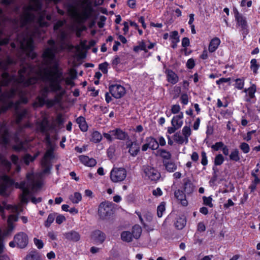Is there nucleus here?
Wrapping results in <instances>:
<instances>
[{"label":"nucleus","mask_w":260,"mask_h":260,"mask_svg":"<svg viewBox=\"0 0 260 260\" xmlns=\"http://www.w3.org/2000/svg\"><path fill=\"white\" fill-rule=\"evenodd\" d=\"M68 35L65 32H61L59 37L60 41L56 43L50 40L48 42L49 47L46 48L43 54V64L37 67H33L28 63L24 64L18 72V77H10L5 72L0 77V87L12 85L10 91L5 92L4 98L10 99L18 95L20 100L16 103L8 101L7 105L1 109L4 112L7 109L14 108L17 110L20 103H26L27 99L25 97V91L23 87H27L42 80L45 85L43 86L37 96L36 101L33 104L35 108L46 105L51 107L59 104L66 93L65 89L61 83L64 81L67 85L74 86V80L77 78V72L74 69H70L68 73V76L63 78L62 71L59 68V62L56 54L59 51L68 48L71 49L73 46L68 42Z\"/></svg>","instance_id":"1"},{"label":"nucleus","mask_w":260,"mask_h":260,"mask_svg":"<svg viewBox=\"0 0 260 260\" xmlns=\"http://www.w3.org/2000/svg\"><path fill=\"white\" fill-rule=\"evenodd\" d=\"M53 147L50 146L45 153L44 157L41 161V165L43 168V171L40 174H34L28 173L27 175V182H21L20 183H15L5 174L0 175V194L3 196H8L11 191V187L14 185L16 188H20L22 193L20 196L21 204H26L28 200L31 198V202L34 204H37L41 202V198H36L32 197V193L30 189L35 191L39 189L42 186L41 177L42 175L48 174L50 170L49 160L53 158ZM4 209L10 210L13 213H20L23 209L21 205H10L5 202L0 204V212L2 213V216L5 219L6 216L3 213Z\"/></svg>","instance_id":"2"},{"label":"nucleus","mask_w":260,"mask_h":260,"mask_svg":"<svg viewBox=\"0 0 260 260\" xmlns=\"http://www.w3.org/2000/svg\"><path fill=\"white\" fill-rule=\"evenodd\" d=\"M0 25H47L51 17L41 9L40 0H1Z\"/></svg>","instance_id":"3"},{"label":"nucleus","mask_w":260,"mask_h":260,"mask_svg":"<svg viewBox=\"0 0 260 260\" xmlns=\"http://www.w3.org/2000/svg\"><path fill=\"white\" fill-rule=\"evenodd\" d=\"M70 16L79 23L86 20L90 14V9L85 0H81L75 5L69 6L68 9Z\"/></svg>","instance_id":"4"},{"label":"nucleus","mask_w":260,"mask_h":260,"mask_svg":"<svg viewBox=\"0 0 260 260\" xmlns=\"http://www.w3.org/2000/svg\"><path fill=\"white\" fill-rule=\"evenodd\" d=\"M127 172L123 168H113L110 172V179L114 183L123 181L126 178Z\"/></svg>","instance_id":"5"},{"label":"nucleus","mask_w":260,"mask_h":260,"mask_svg":"<svg viewBox=\"0 0 260 260\" xmlns=\"http://www.w3.org/2000/svg\"><path fill=\"white\" fill-rule=\"evenodd\" d=\"M143 175L146 179L153 181H158L161 176L156 169L148 166L143 167Z\"/></svg>","instance_id":"6"},{"label":"nucleus","mask_w":260,"mask_h":260,"mask_svg":"<svg viewBox=\"0 0 260 260\" xmlns=\"http://www.w3.org/2000/svg\"><path fill=\"white\" fill-rule=\"evenodd\" d=\"M110 92L111 94L116 99L122 97L125 93L124 87L120 85H112L109 87Z\"/></svg>","instance_id":"7"},{"label":"nucleus","mask_w":260,"mask_h":260,"mask_svg":"<svg viewBox=\"0 0 260 260\" xmlns=\"http://www.w3.org/2000/svg\"><path fill=\"white\" fill-rule=\"evenodd\" d=\"M99 214L101 218H105L112 212L111 204L108 202H103L99 207Z\"/></svg>","instance_id":"8"},{"label":"nucleus","mask_w":260,"mask_h":260,"mask_svg":"<svg viewBox=\"0 0 260 260\" xmlns=\"http://www.w3.org/2000/svg\"><path fill=\"white\" fill-rule=\"evenodd\" d=\"M14 241L18 247L24 248L28 243V237L26 234L20 232L14 236Z\"/></svg>","instance_id":"9"},{"label":"nucleus","mask_w":260,"mask_h":260,"mask_svg":"<svg viewBox=\"0 0 260 260\" xmlns=\"http://www.w3.org/2000/svg\"><path fill=\"white\" fill-rule=\"evenodd\" d=\"M0 136L2 143L4 145H8L10 141V136L8 128L5 124L0 125Z\"/></svg>","instance_id":"10"},{"label":"nucleus","mask_w":260,"mask_h":260,"mask_svg":"<svg viewBox=\"0 0 260 260\" xmlns=\"http://www.w3.org/2000/svg\"><path fill=\"white\" fill-rule=\"evenodd\" d=\"M126 147L128 148V152L132 156H136L139 151V147L136 142H133L130 140L126 141Z\"/></svg>","instance_id":"11"},{"label":"nucleus","mask_w":260,"mask_h":260,"mask_svg":"<svg viewBox=\"0 0 260 260\" xmlns=\"http://www.w3.org/2000/svg\"><path fill=\"white\" fill-rule=\"evenodd\" d=\"M37 129L42 132H45L49 129V122L47 115H43L42 119L37 121Z\"/></svg>","instance_id":"12"},{"label":"nucleus","mask_w":260,"mask_h":260,"mask_svg":"<svg viewBox=\"0 0 260 260\" xmlns=\"http://www.w3.org/2000/svg\"><path fill=\"white\" fill-rule=\"evenodd\" d=\"M256 90V86L254 84H252L250 87L244 90V92L246 93V101L249 102L251 101L252 99L255 97Z\"/></svg>","instance_id":"13"},{"label":"nucleus","mask_w":260,"mask_h":260,"mask_svg":"<svg viewBox=\"0 0 260 260\" xmlns=\"http://www.w3.org/2000/svg\"><path fill=\"white\" fill-rule=\"evenodd\" d=\"M234 14L235 19L237 21V24L243 30L246 28L247 22L245 18L240 15L237 9H234Z\"/></svg>","instance_id":"14"},{"label":"nucleus","mask_w":260,"mask_h":260,"mask_svg":"<svg viewBox=\"0 0 260 260\" xmlns=\"http://www.w3.org/2000/svg\"><path fill=\"white\" fill-rule=\"evenodd\" d=\"M183 113L180 112L179 114L173 117L171 120L172 126H175L177 128H180L183 123Z\"/></svg>","instance_id":"15"},{"label":"nucleus","mask_w":260,"mask_h":260,"mask_svg":"<svg viewBox=\"0 0 260 260\" xmlns=\"http://www.w3.org/2000/svg\"><path fill=\"white\" fill-rule=\"evenodd\" d=\"M79 160L85 166L92 167L96 164V161L93 158H89L86 155H81L79 156Z\"/></svg>","instance_id":"16"},{"label":"nucleus","mask_w":260,"mask_h":260,"mask_svg":"<svg viewBox=\"0 0 260 260\" xmlns=\"http://www.w3.org/2000/svg\"><path fill=\"white\" fill-rule=\"evenodd\" d=\"M105 237V235L99 230L94 231L91 235L92 239L97 243L103 242Z\"/></svg>","instance_id":"17"},{"label":"nucleus","mask_w":260,"mask_h":260,"mask_svg":"<svg viewBox=\"0 0 260 260\" xmlns=\"http://www.w3.org/2000/svg\"><path fill=\"white\" fill-rule=\"evenodd\" d=\"M186 223V220L185 216L183 215H181L176 218L174 224L177 229L181 230L185 226Z\"/></svg>","instance_id":"18"},{"label":"nucleus","mask_w":260,"mask_h":260,"mask_svg":"<svg viewBox=\"0 0 260 260\" xmlns=\"http://www.w3.org/2000/svg\"><path fill=\"white\" fill-rule=\"evenodd\" d=\"M221 43L220 40L217 37L212 39L209 45L208 50L210 52H214L218 48Z\"/></svg>","instance_id":"19"},{"label":"nucleus","mask_w":260,"mask_h":260,"mask_svg":"<svg viewBox=\"0 0 260 260\" xmlns=\"http://www.w3.org/2000/svg\"><path fill=\"white\" fill-rule=\"evenodd\" d=\"M167 80L172 84H176L178 81V77L177 74L170 70L166 71Z\"/></svg>","instance_id":"20"},{"label":"nucleus","mask_w":260,"mask_h":260,"mask_svg":"<svg viewBox=\"0 0 260 260\" xmlns=\"http://www.w3.org/2000/svg\"><path fill=\"white\" fill-rule=\"evenodd\" d=\"M175 196L176 198L180 202V203L183 206H186L188 204V202L186 199V197L184 193L180 190L175 191Z\"/></svg>","instance_id":"21"},{"label":"nucleus","mask_w":260,"mask_h":260,"mask_svg":"<svg viewBox=\"0 0 260 260\" xmlns=\"http://www.w3.org/2000/svg\"><path fill=\"white\" fill-rule=\"evenodd\" d=\"M110 133L113 136L114 139L123 140L126 138V134L120 129H116L110 131Z\"/></svg>","instance_id":"22"},{"label":"nucleus","mask_w":260,"mask_h":260,"mask_svg":"<svg viewBox=\"0 0 260 260\" xmlns=\"http://www.w3.org/2000/svg\"><path fill=\"white\" fill-rule=\"evenodd\" d=\"M66 239L73 241H78L80 239V235L75 231H71L64 234Z\"/></svg>","instance_id":"23"},{"label":"nucleus","mask_w":260,"mask_h":260,"mask_svg":"<svg viewBox=\"0 0 260 260\" xmlns=\"http://www.w3.org/2000/svg\"><path fill=\"white\" fill-rule=\"evenodd\" d=\"M82 199L81 193L79 192H75L69 196V199L73 204H78Z\"/></svg>","instance_id":"24"},{"label":"nucleus","mask_w":260,"mask_h":260,"mask_svg":"<svg viewBox=\"0 0 260 260\" xmlns=\"http://www.w3.org/2000/svg\"><path fill=\"white\" fill-rule=\"evenodd\" d=\"M76 122L82 131L86 132L87 130L88 126L83 117L80 116L77 118Z\"/></svg>","instance_id":"25"},{"label":"nucleus","mask_w":260,"mask_h":260,"mask_svg":"<svg viewBox=\"0 0 260 260\" xmlns=\"http://www.w3.org/2000/svg\"><path fill=\"white\" fill-rule=\"evenodd\" d=\"M259 67L260 64L257 62V61L256 59L253 58L250 60V68L253 72V74H256L257 73V71Z\"/></svg>","instance_id":"26"},{"label":"nucleus","mask_w":260,"mask_h":260,"mask_svg":"<svg viewBox=\"0 0 260 260\" xmlns=\"http://www.w3.org/2000/svg\"><path fill=\"white\" fill-rule=\"evenodd\" d=\"M166 169L169 172H174L177 170V167L175 162L172 161H166L164 163Z\"/></svg>","instance_id":"27"},{"label":"nucleus","mask_w":260,"mask_h":260,"mask_svg":"<svg viewBox=\"0 0 260 260\" xmlns=\"http://www.w3.org/2000/svg\"><path fill=\"white\" fill-rule=\"evenodd\" d=\"M133 237L135 239H138L141 234L142 229L140 225H135L133 227L132 229Z\"/></svg>","instance_id":"28"},{"label":"nucleus","mask_w":260,"mask_h":260,"mask_svg":"<svg viewBox=\"0 0 260 260\" xmlns=\"http://www.w3.org/2000/svg\"><path fill=\"white\" fill-rule=\"evenodd\" d=\"M147 142L149 146V148L153 150H156L158 147V141L152 137L147 138Z\"/></svg>","instance_id":"29"},{"label":"nucleus","mask_w":260,"mask_h":260,"mask_svg":"<svg viewBox=\"0 0 260 260\" xmlns=\"http://www.w3.org/2000/svg\"><path fill=\"white\" fill-rule=\"evenodd\" d=\"M133 236L132 234L128 231L123 232L121 234V238L122 241L129 242L133 240Z\"/></svg>","instance_id":"30"},{"label":"nucleus","mask_w":260,"mask_h":260,"mask_svg":"<svg viewBox=\"0 0 260 260\" xmlns=\"http://www.w3.org/2000/svg\"><path fill=\"white\" fill-rule=\"evenodd\" d=\"M0 164L5 168L6 171H9L11 168V163L5 157L0 156Z\"/></svg>","instance_id":"31"},{"label":"nucleus","mask_w":260,"mask_h":260,"mask_svg":"<svg viewBox=\"0 0 260 260\" xmlns=\"http://www.w3.org/2000/svg\"><path fill=\"white\" fill-rule=\"evenodd\" d=\"M102 139V135L98 131H94L91 134V141L94 143L100 142Z\"/></svg>","instance_id":"32"},{"label":"nucleus","mask_w":260,"mask_h":260,"mask_svg":"<svg viewBox=\"0 0 260 260\" xmlns=\"http://www.w3.org/2000/svg\"><path fill=\"white\" fill-rule=\"evenodd\" d=\"M229 157L230 160H231L235 161H239L240 159L239 150L237 149H234L231 152Z\"/></svg>","instance_id":"33"},{"label":"nucleus","mask_w":260,"mask_h":260,"mask_svg":"<svg viewBox=\"0 0 260 260\" xmlns=\"http://www.w3.org/2000/svg\"><path fill=\"white\" fill-rule=\"evenodd\" d=\"M235 87L238 90H241L243 88L245 84V79L243 78H237L235 80Z\"/></svg>","instance_id":"34"},{"label":"nucleus","mask_w":260,"mask_h":260,"mask_svg":"<svg viewBox=\"0 0 260 260\" xmlns=\"http://www.w3.org/2000/svg\"><path fill=\"white\" fill-rule=\"evenodd\" d=\"M174 140L180 144H187L188 142V140L186 141V138L183 136H181L179 134H176L174 135Z\"/></svg>","instance_id":"35"},{"label":"nucleus","mask_w":260,"mask_h":260,"mask_svg":"<svg viewBox=\"0 0 260 260\" xmlns=\"http://www.w3.org/2000/svg\"><path fill=\"white\" fill-rule=\"evenodd\" d=\"M25 260H42L40 255L36 252H31L27 255Z\"/></svg>","instance_id":"36"},{"label":"nucleus","mask_w":260,"mask_h":260,"mask_svg":"<svg viewBox=\"0 0 260 260\" xmlns=\"http://www.w3.org/2000/svg\"><path fill=\"white\" fill-rule=\"evenodd\" d=\"M157 155L167 159H170L171 157L170 153L164 149L158 150L157 151Z\"/></svg>","instance_id":"37"},{"label":"nucleus","mask_w":260,"mask_h":260,"mask_svg":"<svg viewBox=\"0 0 260 260\" xmlns=\"http://www.w3.org/2000/svg\"><path fill=\"white\" fill-rule=\"evenodd\" d=\"M166 210V203L164 202H161L157 207V214L158 217H162L163 213Z\"/></svg>","instance_id":"38"},{"label":"nucleus","mask_w":260,"mask_h":260,"mask_svg":"<svg viewBox=\"0 0 260 260\" xmlns=\"http://www.w3.org/2000/svg\"><path fill=\"white\" fill-rule=\"evenodd\" d=\"M170 38L172 44H177L179 42L178 32L177 31H173L170 33Z\"/></svg>","instance_id":"39"},{"label":"nucleus","mask_w":260,"mask_h":260,"mask_svg":"<svg viewBox=\"0 0 260 260\" xmlns=\"http://www.w3.org/2000/svg\"><path fill=\"white\" fill-rule=\"evenodd\" d=\"M39 153H36L34 157L29 154H26L23 157V161L26 165H28L30 162L35 160V159L39 155Z\"/></svg>","instance_id":"40"},{"label":"nucleus","mask_w":260,"mask_h":260,"mask_svg":"<svg viewBox=\"0 0 260 260\" xmlns=\"http://www.w3.org/2000/svg\"><path fill=\"white\" fill-rule=\"evenodd\" d=\"M134 50L135 52H138L140 50H143L145 52H147V44L143 41L141 42L139 45L134 47Z\"/></svg>","instance_id":"41"},{"label":"nucleus","mask_w":260,"mask_h":260,"mask_svg":"<svg viewBox=\"0 0 260 260\" xmlns=\"http://www.w3.org/2000/svg\"><path fill=\"white\" fill-rule=\"evenodd\" d=\"M183 136L186 138V141L188 140L189 137L191 135V131L189 126H184L182 130Z\"/></svg>","instance_id":"42"},{"label":"nucleus","mask_w":260,"mask_h":260,"mask_svg":"<svg viewBox=\"0 0 260 260\" xmlns=\"http://www.w3.org/2000/svg\"><path fill=\"white\" fill-rule=\"evenodd\" d=\"M55 218V214L54 213L50 214L48 215L47 219L45 222V226L46 227L50 226V225L51 224V223L54 220Z\"/></svg>","instance_id":"43"},{"label":"nucleus","mask_w":260,"mask_h":260,"mask_svg":"<svg viewBox=\"0 0 260 260\" xmlns=\"http://www.w3.org/2000/svg\"><path fill=\"white\" fill-rule=\"evenodd\" d=\"M239 148L244 153H247L250 151L249 145L245 143L242 142L239 145Z\"/></svg>","instance_id":"44"},{"label":"nucleus","mask_w":260,"mask_h":260,"mask_svg":"<svg viewBox=\"0 0 260 260\" xmlns=\"http://www.w3.org/2000/svg\"><path fill=\"white\" fill-rule=\"evenodd\" d=\"M203 204L205 205L208 206L210 208L213 207V205L212 204V198L211 196L208 197L204 196L203 197Z\"/></svg>","instance_id":"45"},{"label":"nucleus","mask_w":260,"mask_h":260,"mask_svg":"<svg viewBox=\"0 0 260 260\" xmlns=\"http://www.w3.org/2000/svg\"><path fill=\"white\" fill-rule=\"evenodd\" d=\"M224 161V157L223 155L221 154H219L217 155L214 159V165L215 166H220Z\"/></svg>","instance_id":"46"},{"label":"nucleus","mask_w":260,"mask_h":260,"mask_svg":"<svg viewBox=\"0 0 260 260\" xmlns=\"http://www.w3.org/2000/svg\"><path fill=\"white\" fill-rule=\"evenodd\" d=\"M28 115V110L25 109L22 111L21 112L18 113L17 115V122L19 123L20 120L23 118L27 117Z\"/></svg>","instance_id":"47"},{"label":"nucleus","mask_w":260,"mask_h":260,"mask_svg":"<svg viewBox=\"0 0 260 260\" xmlns=\"http://www.w3.org/2000/svg\"><path fill=\"white\" fill-rule=\"evenodd\" d=\"M34 242L38 249H42L44 247V243L42 240L35 238L34 239Z\"/></svg>","instance_id":"48"},{"label":"nucleus","mask_w":260,"mask_h":260,"mask_svg":"<svg viewBox=\"0 0 260 260\" xmlns=\"http://www.w3.org/2000/svg\"><path fill=\"white\" fill-rule=\"evenodd\" d=\"M11 160H12V162H13V164H15V165H16L17 171L19 172L20 170V167L18 165L19 159H18V157L15 155H12L11 156Z\"/></svg>","instance_id":"49"},{"label":"nucleus","mask_w":260,"mask_h":260,"mask_svg":"<svg viewBox=\"0 0 260 260\" xmlns=\"http://www.w3.org/2000/svg\"><path fill=\"white\" fill-rule=\"evenodd\" d=\"M180 110V106L178 104L173 105L171 107V112L173 114H179Z\"/></svg>","instance_id":"50"},{"label":"nucleus","mask_w":260,"mask_h":260,"mask_svg":"<svg viewBox=\"0 0 260 260\" xmlns=\"http://www.w3.org/2000/svg\"><path fill=\"white\" fill-rule=\"evenodd\" d=\"M230 81L231 78H221L219 80H217L216 81V83L217 84L220 85V84L223 83H229V85H230Z\"/></svg>","instance_id":"51"},{"label":"nucleus","mask_w":260,"mask_h":260,"mask_svg":"<svg viewBox=\"0 0 260 260\" xmlns=\"http://www.w3.org/2000/svg\"><path fill=\"white\" fill-rule=\"evenodd\" d=\"M108 66L107 62H104L99 65V69L104 73H106L108 72Z\"/></svg>","instance_id":"52"},{"label":"nucleus","mask_w":260,"mask_h":260,"mask_svg":"<svg viewBox=\"0 0 260 260\" xmlns=\"http://www.w3.org/2000/svg\"><path fill=\"white\" fill-rule=\"evenodd\" d=\"M15 228V226L12 222H8V228L7 231L5 233V235H8L9 233L12 232Z\"/></svg>","instance_id":"53"},{"label":"nucleus","mask_w":260,"mask_h":260,"mask_svg":"<svg viewBox=\"0 0 260 260\" xmlns=\"http://www.w3.org/2000/svg\"><path fill=\"white\" fill-rule=\"evenodd\" d=\"M223 145H224V144L222 142H219L216 143L214 145H213L211 146V148L213 149H214V150L217 151L219 149H220V148H222Z\"/></svg>","instance_id":"54"},{"label":"nucleus","mask_w":260,"mask_h":260,"mask_svg":"<svg viewBox=\"0 0 260 260\" xmlns=\"http://www.w3.org/2000/svg\"><path fill=\"white\" fill-rule=\"evenodd\" d=\"M201 157H202L201 164L203 166H206L208 164V159H207V157L206 156V153L204 151L202 152L201 153Z\"/></svg>","instance_id":"55"},{"label":"nucleus","mask_w":260,"mask_h":260,"mask_svg":"<svg viewBox=\"0 0 260 260\" xmlns=\"http://www.w3.org/2000/svg\"><path fill=\"white\" fill-rule=\"evenodd\" d=\"M180 100L182 104L184 105H187L188 102V98L187 95L186 94H182L180 97Z\"/></svg>","instance_id":"56"},{"label":"nucleus","mask_w":260,"mask_h":260,"mask_svg":"<svg viewBox=\"0 0 260 260\" xmlns=\"http://www.w3.org/2000/svg\"><path fill=\"white\" fill-rule=\"evenodd\" d=\"M18 220V216L17 215H15L14 214H12L10 215L8 219L7 222H12L13 223V222L17 221Z\"/></svg>","instance_id":"57"},{"label":"nucleus","mask_w":260,"mask_h":260,"mask_svg":"<svg viewBox=\"0 0 260 260\" xmlns=\"http://www.w3.org/2000/svg\"><path fill=\"white\" fill-rule=\"evenodd\" d=\"M13 148L16 151H20L24 149L23 143L21 142H18V144L13 146Z\"/></svg>","instance_id":"58"},{"label":"nucleus","mask_w":260,"mask_h":260,"mask_svg":"<svg viewBox=\"0 0 260 260\" xmlns=\"http://www.w3.org/2000/svg\"><path fill=\"white\" fill-rule=\"evenodd\" d=\"M152 194L153 196L158 197L161 196L162 194V191L160 188L157 187L152 191Z\"/></svg>","instance_id":"59"},{"label":"nucleus","mask_w":260,"mask_h":260,"mask_svg":"<svg viewBox=\"0 0 260 260\" xmlns=\"http://www.w3.org/2000/svg\"><path fill=\"white\" fill-rule=\"evenodd\" d=\"M65 220V217L62 215H58L56 217V222L58 224L62 223Z\"/></svg>","instance_id":"60"},{"label":"nucleus","mask_w":260,"mask_h":260,"mask_svg":"<svg viewBox=\"0 0 260 260\" xmlns=\"http://www.w3.org/2000/svg\"><path fill=\"white\" fill-rule=\"evenodd\" d=\"M194 61L193 59L190 58L189 59L186 63V66L188 69H191L194 66Z\"/></svg>","instance_id":"61"},{"label":"nucleus","mask_w":260,"mask_h":260,"mask_svg":"<svg viewBox=\"0 0 260 260\" xmlns=\"http://www.w3.org/2000/svg\"><path fill=\"white\" fill-rule=\"evenodd\" d=\"M206 230V226L203 222H200L198 224V230L199 232H202Z\"/></svg>","instance_id":"62"},{"label":"nucleus","mask_w":260,"mask_h":260,"mask_svg":"<svg viewBox=\"0 0 260 260\" xmlns=\"http://www.w3.org/2000/svg\"><path fill=\"white\" fill-rule=\"evenodd\" d=\"M182 45L183 47H188L189 45V40L187 38H184L182 40Z\"/></svg>","instance_id":"63"},{"label":"nucleus","mask_w":260,"mask_h":260,"mask_svg":"<svg viewBox=\"0 0 260 260\" xmlns=\"http://www.w3.org/2000/svg\"><path fill=\"white\" fill-rule=\"evenodd\" d=\"M103 136L107 140L110 141H112L114 139L113 136L110 132L109 133H104Z\"/></svg>","instance_id":"64"}]
</instances>
